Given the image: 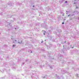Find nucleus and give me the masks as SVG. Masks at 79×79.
<instances>
[{"instance_id": "obj_1", "label": "nucleus", "mask_w": 79, "mask_h": 79, "mask_svg": "<svg viewBox=\"0 0 79 79\" xmlns=\"http://www.w3.org/2000/svg\"><path fill=\"white\" fill-rule=\"evenodd\" d=\"M12 46H13V47H15V45H12Z\"/></svg>"}, {"instance_id": "obj_2", "label": "nucleus", "mask_w": 79, "mask_h": 79, "mask_svg": "<svg viewBox=\"0 0 79 79\" xmlns=\"http://www.w3.org/2000/svg\"><path fill=\"white\" fill-rule=\"evenodd\" d=\"M64 24V22H63V23H62V24Z\"/></svg>"}, {"instance_id": "obj_3", "label": "nucleus", "mask_w": 79, "mask_h": 79, "mask_svg": "<svg viewBox=\"0 0 79 79\" xmlns=\"http://www.w3.org/2000/svg\"><path fill=\"white\" fill-rule=\"evenodd\" d=\"M65 3H67V1H65Z\"/></svg>"}, {"instance_id": "obj_4", "label": "nucleus", "mask_w": 79, "mask_h": 79, "mask_svg": "<svg viewBox=\"0 0 79 79\" xmlns=\"http://www.w3.org/2000/svg\"><path fill=\"white\" fill-rule=\"evenodd\" d=\"M33 6L34 7V6Z\"/></svg>"}, {"instance_id": "obj_5", "label": "nucleus", "mask_w": 79, "mask_h": 79, "mask_svg": "<svg viewBox=\"0 0 79 79\" xmlns=\"http://www.w3.org/2000/svg\"><path fill=\"white\" fill-rule=\"evenodd\" d=\"M32 52H31L32 53Z\"/></svg>"}]
</instances>
